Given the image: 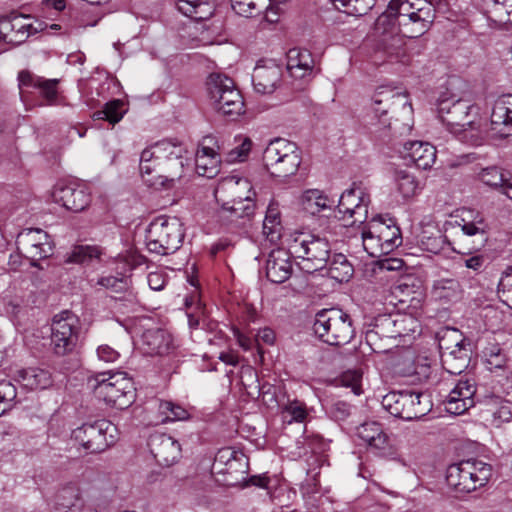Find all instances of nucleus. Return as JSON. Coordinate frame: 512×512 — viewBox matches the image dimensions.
Instances as JSON below:
<instances>
[{
    "label": "nucleus",
    "mask_w": 512,
    "mask_h": 512,
    "mask_svg": "<svg viewBox=\"0 0 512 512\" xmlns=\"http://www.w3.org/2000/svg\"><path fill=\"white\" fill-rule=\"evenodd\" d=\"M188 163L185 146L178 141L164 139L142 151L139 169L147 185L170 188L182 178Z\"/></svg>",
    "instance_id": "1"
},
{
    "label": "nucleus",
    "mask_w": 512,
    "mask_h": 512,
    "mask_svg": "<svg viewBox=\"0 0 512 512\" xmlns=\"http://www.w3.org/2000/svg\"><path fill=\"white\" fill-rule=\"evenodd\" d=\"M437 113L450 132L454 134L470 132V137L475 138V143L483 139L486 133L481 129L478 107L468 100L441 96L437 102ZM463 138L466 139L467 135Z\"/></svg>",
    "instance_id": "2"
},
{
    "label": "nucleus",
    "mask_w": 512,
    "mask_h": 512,
    "mask_svg": "<svg viewBox=\"0 0 512 512\" xmlns=\"http://www.w3.org/2000/svg\"><path fill=\"white\" fill-rule=\"evenodd\" d=\"M313 331L322 342L332 346L348 344L355 335L350 315L338 308L318 311Z\"/></svg>",
    "instance_id": "3"
},
{
    "label": "nucleus",
    "mask_w": 512,
    "mask_h": 512,
    "mask_svg": "<svg viewBox=\"0 0 512 512\" xmlns=\"http://www.w3.org/2000/svg\"><path fill=\"white\" fill-rule=\"evenodd\" d=\"M302 152L296 143L284 138L269 142L263 153V163L272 177L286 179L297 173Z\"/></svg>",
    "instance_id": "4"
},
{
    "label": "nucleus",
    "mask_w": 512,
    "mask_h": 512,
    "mask_svg": "<svg viewBox=\"0 0 512 512\" xmlns=\"http://www.w3.org/2000/svg\"><path fill=\"white\" fill-rule=\"evenodd\" d=\"M146 246L151 253L168 255L176 252L184 239L182 223L176 217H156L146 229Z\"/></svg>",
    "instance_id": "5"
},
{
    "label": "nucleus",
    "mask_w": 512,
    "mask_h": 512,
    "mask_svg": "<svg viewBox=\"0 0 512 512\" xmlns=\"http://www.w3.org/2000/svg\"><path fill=\"white\" fill-rule=\"evenodd\" d=\"M492 476V467L481 460L469 459L448 466L446 482L459 494H468L484 486Z\"/></svg>",
    "instance_id": "6"
},
{
    "label": "nucleus",
    "mask_w": 512,
    "mask_h": 512,
    "mask_svg": "<svg viewBox=\"0 0 512 512\" xmlns=\"http://www.w3.org/2000/svg\"><path fill=\"white\" fill-rule=\"evenodd\" d=\"M289 251L293 257L302 259V269L311 273L327 266L330 245L324 238L299 233L289 241Z\"/></svg>",
    "instance_id": "7"
},
{
    "label": "nucleus",
    "mask_w": 512,
    "mask_h": 512,
    "mask_svg": "<svg viewBox=\"0 0 512 512\" xmlns=\"http://www.w3.org/2000/svg\"><path fill=\"white\" fill-rule=\"evenodd\" d=\"M381 404L392 416L405 421L421 418L432 409L429 395L414 391L390 392Z\"/></svg>",
    "instance_id": "8"
},
{
    "label": "nucleus",
    "mask_w": 512,
    "mask_h": 512,
    "mask_svg": "<svg viewBox=\"0 0 512 512\" xmlns=\"http://www.w3.org/2000/svg\"><path fill=\"white\" fill-rule=\"evenodd\" d=\"M207 89L216 110L223 115L237 117L244 112L242 95L231 78L212 73L207 80Z\"/></svg>",
    "instance_id": "9"
},
{
    "label": "nucleus",
    "mask_w": 512,
    "mask_h": 512,
    "mask_svg": "<svg viewBox=\"0 0 512 512\" xmlns=\"http://www.w3.org/2000/svg\"><path fill=\"white\" fill-rule=\"evenodd\" d=\"M372 109L379 118L391 114L390 119L402 121L408 130L411 128L412 105L408 95L397 88H378L372 98Z\"/></svg>",
    "instance_id": "10"
},
{
    "label": "nucleus",
    "mask_w": 512,
    "mask_h": 512,
    "mask_svg": "<svg viewBox=\"0 0 512 512\" xmlns=\"http://www.w3.org/2000/svg\"><path fill=\"white\" fill-rule=\"evenodd\" d=\"M106 373L96 376L94 391L107 405L116 409L128 408L135 399L133 383L124 373L117 372L105 378Z\"/></svg>",
    "instance_id": "11"
},
{
    "label": "nucleus",
    "mask_w": 512,
    "mask_h": 512,
    "mask_svg": "<svg viewBox=\"0 0 512 512\" xmlns=\"http://www.w3.org/2000/svg\"><path fill=\"white\" fill-rule=\"evenodd\" d=\"M79 318L71 311L56 314L51 323L50 347L54 355L67 356L77 347L80 333Z\"/></svg>",
    "instance_id": "12"
},
{
    "label": "nucleus",
    "mask_w": 512,
    "mask_h": 512,
    "mask_svg": "<svg viewBox=\"0 0 512 512\" xmlns=\"http://www.w3.org/2000/svg\"><path fill=\"white\" fill-rule=\"evenodd\" d=\"M399 20L389 7L375 21L374 32L380 38V47L390 60L406 62L404 40L400 36Z\"/></svg>",
    "instance_id": "13"
},
{
    "label": "nucleus",
    "mask_w": 512,
    "mask_h": 512,
    "mask_svg": "<svg viewBox=\"0 0 512 512\" xmlns=\"http://www.w3.org/2000/svg\"><path fill=\"white\" fill-rule=\"evenodd\" d=\"M116 432L113 423L102 419L74 429L72 438L86 453H99L115 443Z\"/></svg>",
    "instance_id": "14"
},
{
    "label": "nucleus",
    "mask_w": 512,
    "mask_h": 512,
    "mask_svg": "<svg viewBox=\"0 0 512 512\" xmlns=\"http://www.w3.org/2000/svg\"><path fill=\"white\" fill-rule=\"evenodd\" d=\"M45 22L26 14H11L0 17V40L19 46L31 36L45 30Z\"/></svg>",
    "instance_id": "15"
},
{
    "label": "nucleus",
    "mask_w": 512,
    "mask_h": 512,
    "mask_svg": "<svg viewBox=\"0 0 512 512\" xmlns=\"http://www.w3.org/2000/svg\"><path fill=\"white\" fill-rule=\"evenodd\" d=\"M17 249L26 258L35 261L49 257L53 252V243L50 236L39 228L22 230L16 238Z\"/></svg>",
    "instance_id": "16"
},
{
    "label": "nucleus",
    "mask_w": 512,
    "mask_h": 512,
    "mask_svg": "<svg viewBox=\"0 0 512 512\" xmlns=\"http://www.w3.org/2000/svg\"><path fill=\"white\" fill-rule=\"evenodd\" d=\"M369 199L359 188H350L340 196L335 217L344 221V225L363 223L368 214Z\"/></svg>",
    "instance_id": "17"
},
{
    "label": "nucleus",
    "mask_w": 512,
    "mask_h": 512,
    "mask_svg": "<svg viewBox=\"0 0 512 512\" xmlns=\"http://www.w3.org/2000/svg\"><path fill=\"white\" fill-rule=\"evenodd\" d=\"M256 193L247 178L230 175L222 178L214 191V196L219 205H228L233 201L255 197Z\"/></svg>",
    "instance_id": "18"
},
{
    "label": "nucleus",
    "mask_w": 512,
    "mask_h": 512,
    "mask_svg": "<svg viewBox=\"0 0 512 512\" xmlns=\"http://www.w3.org/2000/svg\"><path fill=\"white\" fill-rule=\"evenodd\" d=\"M220 146L215 137L205 136L199 144L195 156L196 171L206 178L215 177L220 168Z\"/></svg>",
    "instance_id": "19"
},
{
    "label": "nucleus",
    "mask_w": 512,
    "mask_h": 512,
    "mask_svg": "<svg viewBox=\"0 0 512 512\" xmlns=\"http://www.w3.org/2000/svg\"><path fill=\"white\" fill-rule=\"evenodd\" d=\"M512 135V94L499 96L492 108L490 117L491 138L504 139Z\"/></svg>",
    "instance_id": "20"
},
{
    "label": "nucleus",
    "mask_w": 512,
    "mask_h": 512,
    "mask_svg": "<svg viewBox=\"0 0 512 512\" xmlns=\"http://www.w3.org/2000/svg\"><path fill=\"white\" fill-rule=\"evenodd\" d=\"M356 436L373 453L382 457L392 454L390 438L380 423L364 422L357 427Z\"/></svg>",
    "instance_id": "21"
},
{
    "label": "nucleus",
    "mask_w": 512,
    "mask_h": 512,
    "mask_svg": "<svg viewBox=\"0 0 512 512\" xmlns=\"http://www.w3.org/2000/svg\"><path fill=\"white\" fill-rule=\"evenodd\" d=\"M148 447L155 460L163 466L174 464L181 456V446L170 435L155 432L150 435Z\"/></svg>",
    "instance_id": "22"
},
{
    "label": "nucleus",
    "mask_w": 512,
    "mask_h": 512,
    "mask_svg": "<svg viewBox=\"0 0 512 512\" xmlns=\"http://www.w3.org/2000/svg\"><path fill=\"white\" fill-rule=\"evenodd\" d=\"M439 346L441 349L448 351L447 354H444V365H450L451 360L459 361L457 371L450 370V373L460 374L467 368L469 362L468 349L466 348L461 335L458 333V330H448L445 336L440 340Z\"/></svg>",
    "instance_id": "23"
},
{
    "label": "nucleus",
    "mask_w": 512,
    "mask_h": 512,
    "mask_svg": "<svg viewBox=\"0 0 512 512\" xmlns=\"http://www.w3.org/2000/svg\"><path fill=\"white\" fill-rule=\"evenodd\" d=\"M52 198L54 202L73 212L83 211L90 203V194L83 187L74 184L58 183L53 189Z\"/></svg>",
    "instance_id": "24"
},
{
    "label": "nucleus",
    "mask_w": 512,
    "mask_h": 512,
    "mask_svg": "<svg viewBox=\"0 0 512 512\" xmlns=\"http://www.w3.org/2000/svg\"><path fill=\"white\" fill-rule=\"evenodd\" d=\"M476 387L470 380H459L455 387L450 391L445 401L447 412L460 415L474 406V395Z\"/></svg>",
    "instance_id": "25"
},
{
    "label": "nucleus",
    "mask_w": 512,
    "mask_h": 512,
    "mask_svg": "<svg viewBox=\"0 0 512 512\" xmlns=\"http://www.w3.org/2000/svg\"><path fill=\"white\" fill-rule=\"evenodd\" d=\"M289 251L285 249H275L268 255L266 261V277L269 281L281 284L287 281L292 275L293 266Z\"/></svg>",
    "instance_id": "26"
},
{
    "label": "nucleus",
    "mask_w": 512,
    "mask_h": 512,
    "mask_svg": "<svg viewBox=\"0 0 512 512\" xmlns=\"http://www.w3.org/2000/svg\"><path fill=\"white\" fill-rule=\"evenodd\" d=\"M18 81L21 97H23L27 89L36 88L47 101V104L52 105L56 102L58 95V80L45 79L43 77L36 76L29 71H21L18 75Z\"/></svg>",
    "instance_id": "27"
},
{
    "label": "nucleus",
    "mask_w": 512,
    "mask_h": 512,
    "mask_svg": "<svg viewBox=\"0 0 512 512\" xmlns=\"http://www.w3.org/2000/svg\"><path fill=\"white\" fill-rule=\"evenodd\" d=\"M482 418L491 426L500 428L512 420L510 403L500 396H486L483 401Z\"/></svg>",
    "instance_id": "28"
},
{
    "label": "nucleus",
    "mask_w": 512,
    "mask_h": 512,
    "mask_svg": "<svg viewBox=\"0 0 512 512\" xmlns=\"http://www.w3.org/2000/svg\"><path fill=\"white\" fill-rule=\"evenodd\" d=\"M141 349L147 355H167L173 349L172 336L162 329H150L141 336Z\"/></svg>",
    "instance_id": "29"
},
{
    "label": "nucleus",
    "mask_w": 512,
    "mask_h": 512,
    "mask_svg": "<svg viewBox=\"0 0 512 512\" xmlns=\"http://www.w3.org/2000/svg\"><path fill=\"white\" fill-rule=\"evenodd\" d=\"M315 60L307 49L292 48L287 53V70L291 77L304 79L314 73Z\"/></svg>",
    "instance_id": "30"
},
{
    "label": "nucleus",
    "mask_w": 512,
    "mask_h": 512,
    "mask_svg": "<svg viewBox=\"0 0 512 512\" xmlns=\"http://www.w3.org/2000/svg\"><path fill=\"white\" fill-rule=\"evenodd\" d=\"M281 69L273 62L257 64L252 74V82L255 90L261 94H270L281 79Z\"/></svg>",
    "instance_id": "31"
},
{
    "label": "nucleus",
    "mask_w": 512,
    "mask_h": 512,
    "mask_svg": "<svg viewBox=\"0 0 512 512\" xmlns=\"http://www.w3.org/2000/svg\"><path fill=\"white\" fill-rule=\"evenodd\" d=\"M403 157L419 169H429L436 160V148L428 142L412 141L404 144Z\"/></svg>",
    "instance_id": "32"
},
{
    "label": "nucleus",
    "mask_w": 512,
    "mask_h": 512,
    "mask_svg": "<svg viewBox=\"0 0 512 512\" xmlns=\"http://www.w3.org/2000/svg\"><path fill=\"white\" fill-rule=\"evenodd\" d=\"M16 380L28 390H44L52 386L53 378L49 370L41 367H27L16 372Z\"/></svg>",
    "instance_id": "33"
},
{
    "label": "nucleus",
    "mask_w": 512,
    "mask_h": 512,
    "mask_svg": "<svg viewBox=\"0 0 512 512\" xmlns=\"http://www.w3.org/2000/svg\"><path fill=\"white\" fill-rule=\"evenodd\" d=\"M55 507L59 512H80L83 500L79 485L76 482H67L60 486L55 495Z\"/></svg>",
    "instance_id": "34"
},
{
    "label": "nucleus",
    "mask_w": 512,
    "mask_h": 512,
    "mask_svg": "<svg viewBox=\"0 0 512 512\" xmlns=\"http://www.w3.org/2000/svg\"><path fill=\"white\" fill-rule=\"evenodd\" d=\"M389 9L394 12L399 22H409L417 18L419 10L434 12L433 6L426 0H391Z\"/></svg>",
    "instance_id": "35"
},
{
    "label": "nucleus",
    "mask_w": 512,
    "mask_h": 512,
    "mask_svg": "<svg viewBox=\"0 0 512 512\" xmlns=\"http://www.w3.org/2000/svg\"><path fill=\"white\" fill-rule=\"evenodd\" d=\"M390 223H386V221L381 217H374L372 222V228L374 233H378V237L382 241L384 245V249L390 253L401 243L400 238V229L396 226V224L389 219Z\"/></svg>",
    "instance_id": "36"
},
{
    "label": "nucleus",
    "mask_w": 512,
    "mask_h": 512,
    "mask_svg": "<svg viewBox=\"0 0 512 512\" xmlns=\"http://www.w3.org/2000/svg\"><path fill=\"white\" fill-rule=\"evenodd\" d=\"M464 235L474 238L473 242L476 244L474 248L480 249L485 245L488 239L489 226L482 215L479 213L471 219L461 218V222L458 223Z\"/></svg>",
    "instance_id": "37"
},
{
    "label": "nucleus",
    "mask_w": 512,
    "mask_h": 512,
    "mask_svg": "<svg viewBox=\"0 0 512 512\" xmlns=\"http://www.w3.org/2000/svg\"><path fill=\"white\" fill-rule=\"evenodd\" d=\"M434 20V12L419 10L417 18L407 22H399L401 27L400 36L404 38H418L425 34Z\"/></svg>",
    "instance_id": "38"
},
{
    "label": "nucleus",
    "mask_w": 512,
    "mask_h": 512,
    "mask_svg": "<svg viewBox=\"0 0 512 512\" xmlns=\"http://www.w3.org/2000/svg\"><path fill=\"white\" fill-rule=\"evenodd\" d=\"M176 5L181 13L196 21L206 20L214 12V4L210 0H177Z\"/></svg>",
    "instance_id": "39"
},
{
    "label": "nucleus",
    "mask_w": 512,
    "mask_h": 512,
    "mask_svg": "<svg viewBox=\"0 0 512 512\" xmlns=\"http://www.w3.org/2000/svg\"><path fill=\"white\" fill-rule=\"evenodd\" d=\"M488 18L499 26L512 24V0H484Z\"/></svg>",
    "instance_id": "40"
},
{
    "label": "nucleus",
    "mask_w": 512,
    "mask_h": 512,
    "mask_svg": "<svg viewBox=\"0 0 512 512\" xmlns=\"http://www.w3.org/2000/svg\"><path fill=\"white\" fill-rule=\"evenodd\" d=\"M333 204V201L318 189H309L303 192L301 196V205L303 209L311 214L316 215L321 211L328 209Z\"/></svg>",
    "instance_id": "41"
},
{
    "label": "nucleus",
    "mask_w": 512,
    "mask_h": 512,
    "mask_svg": "<svg viewBox=\"0 0 512 512\" xmlns=\"http://www.w3.org/2000/svg\"><path fill=\"white\" fill-rule=\"evenodd\" d=\"M254 198L255 197H249L247 199L233 201L228 205H220L221 212L232 221L234 219H250L256 209Z\"/></svg>",
    "instance_id": "42"
},
{
    "label": "nucleus",
    "mask_w": 512,
    "mask_h": 512,
    "mask_svg": "<svg viewBox=\"0 0 512 512\" xmlns=\"http://www.w3.org/2000/svg\"><path fill=\"white\" fill-rule=\"evenodd\" d=\"M395 187L396 191L404 200L415 197L423 189L422 184L416 179V177L406 171L396 172Z\"/></svg>",
    "instance_id": "43"
},
{
    "label": "nucleus",
    "mask_w": 512,
    "mask_h": 512,
    "mask_svg": "<svg viewBox=\"0 0 512 512\" xmlns=\"http://www.w3.org/2000/svg\"><path fill=\"white\" fill-rule=\"evenodd\" d=\"M328 275L337 282H347L353 275L354 269L346 256L339 253L328 260Z\"/></svg>",
    "instance_id": "44"
},
{
    "label": "nucleus",
    "mask_w": 512,
    "mask_h": 512,
    "mask_svg": "<svg viewBox=\"0 0 512 512\" xmlns=\"http://www.w3.org/2000/svg\"><path fill=\"white\" fill-rule=\"evenodd\" d=\"M432 292L438 299L454 301L461 297L462 288L458 280L444 278L434 282Z\"/></svg>",
    "instance_id": "45"
},
{
    "label": "nucleus",
    "mask_w": 512,
    "mask_h": 512,
    "mask_svg": "<svg viewBox=\"0 0 512 512\" xmlns=\"http://www.w3.org/2000/svg\"><path fill=\"white\" fill-rule=\"evenodd\" d=\"M281 221L278 205L270 203L263 221V233L270 241H276L281 236Z\"/></svg>",
    "instance_id": "46"
},
{
    "label": "nucleus",
    "mask_w": 512,
    "mask_h": 512,
    "mask_svg": "<svg viewBox=\"0 0 512 512\" xmlns=\"http://www.w3.org/2000/svg\"><path fill=\"white\" fill-rule=\"evenodd\" d=\"M126 113L125 104L120 99H114L105 103L103 109L93 113V118L96 120H105L112 125H115Z\"/></svg>",
    "instance_id": "47"
},
{
    "label": "nucleus",
    "mask_w": 512,
    "mask_h": 512,
    "mask_svg": "<svg viewBox=\"0 0 512 512\" xmlns=\"http://www.w3.org/2000/svg\"><path fill=\"white\" fill-rule=\"evenodd\" d=\"M378 237V233H374L372 228V222L369 221L362 230V243L364 250L374 258H379L383 255L388 254V251L384 249L383 243Z\"/></svg>",
    "instance_id": "48"
},
{
    "label": "nucleus",
    "mask_w": 512,
    "mask_h": 512,
    "mask_svg": "<svg viewBox=\"0 0 512 512\" xmlns=\"http://www.w3.org/2000/svg\"><path fill=\"white\" fill-rule=\"evenodd\" d=\"M337 9L349 15L362 16L375 5V0H330Z\"/></svg>",
    "instance_id": "49"
},
{
    "label": "nucleus",
    "mask_w": 512,
    "mask_h": 512,
    "mask_svg": "<svg viewBox=\"0 0 512 512\" xmlns=\"http://www.w3.org/2000/svg\"><path fill=\"white\" fill-rule=\"evenodd\" d=\"M158 411L162 416L161 421L163 423L183 421L190 417L189 412L184 407L171 401H160Z\"/></svg>",
    "instance_id": "50"
},
{
    "label": "nucleus",
    "mask_w": 512,
    "mask_h": 512,
    "mask_svg": "<svg viewBox=\"0 0 512 512\" xmlns=\"http://www.w3.org/2000/svg\"><path fill=\"white\" fill-rule=\"evenodd\" d=\"M101 250L97 246L78 245L73 247L66 258L67 263L84 264L99 258Z\"/></svg>",
    "instance_id": "51"
},
{
    "label": "nucleus",
    "mask_w": 512,
    "mask_h": 512,
    "mask_svg": "<svg viewBox=\"0 0 512 512\" xmlns=\"http://www.w3.org/2000/svg\"><path fill=\"white\" fill-rule=\"evenodd\" d=\"M307 416V407L304 402L299 400L288 401L282 408V418L288 424L293 422L302 423L306 420Z\"/></svg>",
    "instance_id": "52"
},
{
    "label": "nucleus",
    "mask_w": 512,
    "mask_h": 512,
    "mask_svg": "<svg viewBox=\"0 0 512 512\" xmlns=\"http://www.w3.org/2000/svg\"><path fill=\"white\" fill-rule=\"evenodd\" d=\"M17 402V388L9 380L0 381V416L12 409Z\"/></svg>",
    "instance_id": "53"
},
{
    "label": "nucleus",
    "mask_w": 512,
    "mask_h": 512,
    "mask_svg": "<svg viewBox=\"0 0 512 512\" xmlns=\"http://www.w3.org/2000/svg\"><path fill=\"white\" fill-rule=\"evenodd\" d=\"M267 0H231L233 10L241 16L253 17L261 12Z\"/></svg>",
    "instance_id": "54"
},
{
    "label": "nucleus",
    "mask_w": 512,
    "mask_h": 512,
    "mask_svg": "<svg viewBox=\"0 0 512 512\" xmlns=\"http://www.w3.org/2000/svg\"><path fill=\"white\" fill-rule=\"evenodd\" d=\"M497 294L501 301L512 309V266H508L501 273L497 284Z\"/></svg>",
    "instance_id": "55"
},
{
    "label": "nucleus",
    "mask_w": 512,
    "mask_h": 512,
    "mask_svg": "<svg viewBox=\"0 0 512 512\" xmlns=\"http://www.w3.org/2000/svg\"><path fill=\"white\" fill-rule=\"evenodd\" d=\"M478 176L484 184L494 188L501 187L504 182L503 174L495 166L482 169Z\"/></svg>",
    "instance_id": "56"
},
{
    "label": "nucleus",
    "mask_w": 512,
    "mask_h": 512,
    "mask_svg": "<svg viewBox=\"0 0 512 512\" xmlns=\"http://www.w3.org/2000/svg\"><path fill=\"white\" fill-rule=\"evenodd\" d=\"M97 284L116 293L124 291L128 286L125 277H115L111 275L99 278Z\"/></svg>",
    "instance_id": "57"
},
{
    "label": "nucleus",
    "mask_w": 512,
    "mask_h": 512,
    "mask_svg": "<svg viewBox=\"0 0 512 512\" xmlns=\"http://www.w3.org/2000/svg\"><path fill=\"white\" fill-rule=\"evenodd\" d=\"M252 147V141L248 137H241L240 144L229 152L228 160L231 162L243 161L248 156Z\"/></svg>",
    "instance_id": "58"
},
{
    "label": "nucleus",
    "mask_w": 512,
    "mask_h": 512,
    "mask_svg": "<svg viewBox=\"0 0 512 512\" xmlns=\"http://www.w3.org/2000/svg\"><path fill=\"white\" fill-rule=\"evenodd\" d=\"M361 379L362 374L359 371H347L342 377V382L345 386L351 387L354 394L360 395L362 393Z\"/></svg>",
    "instance_id": "59"
},
{
    "label": "nucleus",
    "mask_w": 512,
    "mask_h": 512,
    "mask_svg": "<svg viewBox=\"0 0 512 512\" xmlns=\"http://www.w3.org/2000/svg\"><path fill=\"white\" fill-rule=\"evenodd\" d=\"M426 232H423L421 236V244L422 247L432 253H438L442 249V244L444 242L442 235L438 231L436 236L430 237L425 235Z\"/></svg>",
    "instance_id": "60"
},
{
    "label": "nucleus",
    "mask_w": 512,
    "mask_h": 512,
    "mask_svg": "<svg viewBox=\"0 0 512 512\" xmlns=\"http://www.w3.org/2000/svg\"><path fill=\"white\" fill-rule=\"evenodd\" d=\"M66 8L65 0H42L41 10L43 13L56 16Z\"/></svg>",
    "instance_id": "61"
},
{
    "label": "nucleus",
    "mask_w": 512,
    "mask_h": 512,
    "mask_svg": "<svg viewBox=\"0 0 512 512\" xmlns=\"http://www.w3.org/2000/svg\"><path fill=\"white\" fill-rule=\"evenodd\" d=\"M96 352L98 359L106 363H114L120 357V353L116 349L106 344L100 345Z\"/></svg>",
    "instance_id": "62"
},
{
    "label": "nucleus",
    "mask_w": 512,
    "mask_h": 512,
    "mask_svg": "<svg viewBox=\"0 0 512 512\" xmlns=\"http://www.w3.org/2000/svg\"><path fill=\"white\" fill-rule=\"evenodd\" d=\"M149 287L154 291L162 290L167 282L166 275L163 272H150L147 276Z\"/></svg>",
    "instance_id": "63"
},
{
    "label": "nucleus",
    "mask_w": 512,
    "mask_h": 512,
    "mask_svg": "<svg viewBox=\"0 0 512 512\" xmlns=\"http://www.w3.org/2000/svg\"><path fill=\"white\" fill-rule=\"evenodd\" d=\"M236 460V452L230 449H222L220 450L215 459L216 464H226L229 467H232V462Z\"/></svg>",
    "instance_id": "64"
}]
</instances>
